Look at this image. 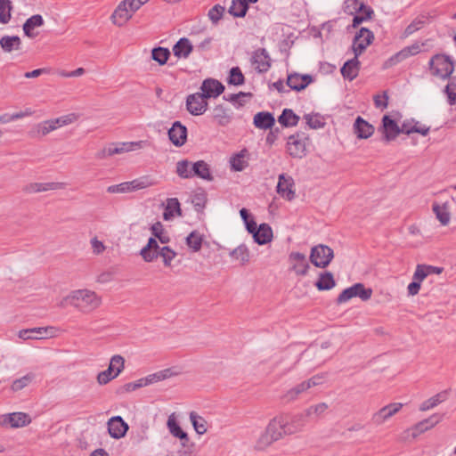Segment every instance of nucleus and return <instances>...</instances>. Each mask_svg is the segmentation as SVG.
I'll list each match as a JSON object with an SVG mask.
<instances>
[{"mask_svg":"<svg viewBox=\"0 0 456 456\" xmlns=\"http://www.w3.org/2000/svg\"><path fill=\"white\" fill-rule=\"evenodd\" d=\"M328 409V404L326 403H320L315 405H312L308 407L305 413L306 414L307 418H313V417H320L322 413L325 412V411Z\"/></svg>","mask_w":456,"mask_h":456,"instance_id":"obj_59","label":"nucleus"},{"mask_svg":"<svg viewBox=\"0 0 456 456\" xmlns=\"http://www.w3.org/2000/svg\"><path fill=\"white\" fill-rule=\"evenodd\" d=\"M313 81L314 78L311 75H300L295 72L288 76L286 84L291 90L299 92L306 88Z\"/></svg>","mask_w":456,"mask_h":456,"instance_id":"obj_17","label":"nucleus"},{"mask_svg":"<svg viewBox=\"0 0 456 456\" xmlns=\"http://www.w3.org/2000/svg\"><path fill=\"white\" fill-rule=\"evenodd\" d=\"M44 25V19L40 14H35L28 18L23 24L24 34L30 38H34L37 34L33 32L35 28Z\"/></svg>","mask_w":456,"mask_h":456,"instance_id":"obj_35","label":"nucleus"},{"mask_svg":"<svg viewBox=\"0 0 456 456\" xmlns=\"http://www.w3.org/2000/svg\"><path fill=\"white\" fill-rule=\"evenodd\" d=\"M246 150L241 151L231 159L232 168L235 171H242L247 166V161L244 160V152Z\"/></svg>","mask_w":456,"mask_h":456,"instance_id":"obj_60","label":"nucleus"},{"mask_svg":"<svg viewBox=\"0 0 456 456\" xmlns=\"http://www.w3.org/2000/svg\"><path fill=\"white\" fill-rule=\"evenodd\" d=\"M154 183L148 176H142L133 181L110 185L107 188L109 193H128L153 185Z\"/></svg>","mask_w":456,"mask_h":456,"instance_id":"obj_3","label":"nucleus"},{"mask_svg":"<svg viewBox=\"0 0 456 456\" xmlns=\"http://www.w3.org/2000/svg\"><path fill=\"white\" fill-rule=\"evenodd\" d=\"M63 300L83 313H90L101 305V297L88 289L74 290Z\"/></svg>","mask_w":456,"mask_h":456,"instance_id":"obj_1","label":"nucleus"},{"mask_svg":"<svg viewBox=\"0 0 456 456\" xmlns=\"http://www.w3.org/2000/svg\"><path fill=\"white\" fill-rule=\"evenodd\" d=\"M31 419L25 412H12L0 415V426L2 428H18L28 425Z\"/></svg>","mask_w":456,"mask_h":456,"instance_id":"obj_9","label":"nucleus"},{"mask_svg":"<svg viewBox=\"0 0 456 456\" xmlns=\"http://www.w3.org/2000/svg\"><path fill=\"white\" fill-rule=\"evenodd\" d=\"M202 93H200L207 99L216 98L224 91V86L216 79L207 78L202 82L200 86Z\"/></svg>","mask_w":456,"mask_h":456,"instance_id":"obj_18","label":"nucleus"},{"mask_svg":"<svg viewBox=\"0 0 456 456\" xmlns=\"http://www.w3.org/2000/svg\"><path fill=\"white\" fill-rule=\"evenodd\" d=\"M77 119V115L75 113H69L68 115H64L61 117H59L54 119H51L53 125L55 126V129L58 127L71 124L75 122Z\"/></svg>","mask_w":456,"mask_h":456,"instance_id":"obj_61","label":"nucleus"},{"mask_svg":"<svg viewBox=\"0 0 456 456\" xmlns=\"http://www.w3.org/2000/svg\"><path fill=\"white\" fill-rule=\"evenodd\" d=\"M450 105L456 103V77H452L444 90Z\"/></svg>","mask_w":456,"mask_h":456,"instance_id":"obj_57","label":"nucleus"},{"mask_svg":"<svg viewBox=\"0 0 456 456\" xmlns=\"http://www.w3.org/2000/svg\"><path fill=\"white\" fill-rule=\"evenodd\" d=\"M152 235L159 239L162 244L168 243L170 240L169 236L165 232L164 226L161 222H156L151 227Z\"/></svg>","mask_w":456,"mask_h":456,"instance_id":"obj_51","label":"nucleus"},{"mask_svg":"<svg viewBox=\"0 0 456 456\" xmlns=\"http://www.w3.org/2000/svg\"><path fill=\"white\" fill-rule=\"evenodd\" d=\"M230 256L236 260H240L241 265H245L249 261V250L246 245L240 244L230 252Z\"/></svg>","mask_w":456,"mask_h":456,"instance_id":"obj_45","label":"nucleus"},{"mask_svg":"<svg viewBox=\"0 0 456 456\" xmlns=\"http://www.w3.org/2000/svg\"><path fill=\"white\" fill-rule=\"evenodd\" d=\"M374 34L366 28H361L353 40V51L356 56H360L365 49L373 42Z\"/></svg>","mask_w":456,"mask_h":456,"instance_id":"obj_10","label":"nucleus"},{"mask_svg":"<svg viewBox=\"0 0 456 456\" xmlns=\"http://www.w3.org/2000/svg\"><path fill=\"white\" fill-rule=\"evenodd\" d=\"M379 132L382 134V141L386 142L394 141L401 134L400 126L388 115L383 116Z\"/></svg>","mask_w":456,"mask_h":456,"instance_id":"obj_12","label":"nucleus"},{"mask_svg":"<svg viewBox=\"0 0 456 456\" xmlns=\"http://www.w3.org/2000/svg\"><path fill=\"white\" fill-rule=\"evenodd\" d=\"M300 118L291 109H284L278 117V122L284 127L295 126Z\"/></svg>","mask_w":456,"mask_h":456,"instance_id":"obj_38","label":"nucleus"},{"mask_svg":"<svg viewBox=\"0 0 456 456\" xmlns=\"http://www.w3.org/2000/svg\"><path fill=\"white\" fill-rule=\"evenodd\" d=\"M155 238H150L145 247L141 249V256L146 262H152L158 257V252L160 250Z\"/></svg>","mask_w":456,"mask_h":456,"instance_id":"obj_31","label":"nucleus"},{"mask_svg":"<svg viewBox=\"0 0 456 456\" xmlns=\"http://www.w3.org/2000/svg\"><path fill=\"white\" fill-rule=\"evenodd\" d=\"M318 290H330L336 285L333 274L330 272H324L320 273L319 279L314 283Z\"/></svg>","mask_w":456,"mask_h":456,"instance_id":"obj_39","label":"nucleus"},{"mask_svg":"<svg viewBox=\"0 0 456 456\" xmlns=\"http://www.w3.org/2000/svg\"><path fill=\"white\" fill-rule=\"evenodd\" d=\"M176 174L183 179L192 177V165L187 159H182L176 163Z\"/></svg>","mask_w":456,"mask_h":456,"instance_id":"obj_46","label":"nucleus"},{"mask_svg":"<svg viewBox=\"0 0 456 456\" xmlns=\"http://www.w3.org/2000/svg\"><path fill=\"white\" fill-rule=\"evenodd\" d=\"M375 131L374 126L363 119L362 117H357L354 123V133L359 139H368Z\"/></svg>","mask_w":456,"mask_h":456,"instance_id":"obj_22","label":"nucleus"},{"mask_svg":"<svg viewBox=\"0 0 456 456\" xmlns=\"http://www.w3.org/2000/svg\"><path fill=\"white\" fill-rule=\"evenodd\" d=\"M334 257V252L327 245L319 244L311 248L310 261L319 268H326Z\"/></svg>","mask_w":456,"mask_h":456,"instance_id":"obj_4","label":"nucleus"},{"mask_svg":"<svg viewBox=\"0 0 456 456\" xmlns=\"http://www.w3.org/2000/svg\"><path fill=\"white\" fill-rule=\"evenodd\" d=\"M433 211L436 214V218L439 220L441 224L447 225L450 222V203L444 202L443 204H433Z\"/></svg>","mask_w":456,"mask_h":456,"instance_id":"obj_37","label":"nucleus"},{"mask_svg":"<svg viewBox=\"0 0 456 456\" xmlns=\"http://www.w3.org/2000/svg\"><path fill=\"white\" fill-rule=\"evenodd\" d=\"M245 82V77L239 67H232L230 69L227 83L232 86H241Z\"/></svg>","mask_w":456,"mask_h":456,"instance_id":"obj_50","label":"nucleus"},{"mask_svg":"<svg viewBox=\"0 0 456 456\" xmlns=\"http://www.w3.org/2000/svg\"><path fill=\"white\" fill-rule=\"evenodd\" d=\"M133 14L129 12L128 7L126 5V2H121L111 15L112 22L118 26H124L131 18Z\"/></svg>","mask_w":456,"mask_h":456,"instance_id":"obj_24","label":"nucleus"},{"mask_svg":"<svg viewBox=\"0 0 456 456\" xmlns=\"http://www.w3.org/2000/svg\"><path fill=\"white\" fill-rule=\"evenodd\" d=\"M175 214L181 216L182 210L180 208V202L176 198H169L167 200V206L163 213V218L166 221L171 220Z\"/></svg>","mask_w":456,"mask_h":456,"instance_id":"obj_40","label":"nucleus"},{"mask_svg":"<svg viewBox=\"0 0 456 456\" xmlns=\"http://www.w3.org/2000/svg\"><path fill=\"white\" fill-rule=\"evenodd\" d=\"M445 399V395L444 393H439L434 395L433 397L424 401L420 406L419 410L422 411L430 410L436 405H438L440 403H442Z\"/></svg>","mask_w":456,"mask_h":456,"instance_id":"obj_56","label":"nucleus"},{"mask_svg":"<svg viewBox=\"0 0 456 456\" xmlns=\"http://www.w3.org/2000/svg\"><path fill=\"white\" fill-rule=\"evenodd\" d=\"M213 118L219 126H227L232 118V112L223 105H216L213 110Z\"/></svg>","mask_w":456,"mask_h":456,"instance_id":"obj_32","label":"nucleus"},{"mask_svg":"<svg viewBox=\"0 0 456 456\" xmlns=\"http://www.w3.org/2000/svg\"><path fill=\"white\" fill-rule=\"evenodd\" d=\"M440 421V418L437 415H433L428 419H425L419 423H417L412 428V436L416 437L417 436L424 433L425 431L432 428Z\"/></svg>","mask_w":456,"mask_h":456,"instance_id":"obj_36","label":"nucleus"},{"mask_svg":"<svg viewBox=\"0 0 456 456\" xmlns=\"http://www.w3.org/2000/svg\"><path fill=\"white\" fill-rule=\"evenodd\" d=\"M124 366L125 359L121 355L116 354L112 356L108 369L98 374V383L100 385H105L109 383L110 380L118 376V374L123 370Z\"/></svg>","mask_w":456,"mask_h":456,"instance_id":"obj_5","label":"nucleus"},{"mask_svg":"<svg viewBox=\"0 0 456 456\" xmlns=\"http://www.w3.org/2000/svg\"><path fill=\"white\" fill-rule=\"evenodd\" d=\"M251 64L258 73L267 72L272 66V59L265 48H258L252 53Z\"/></svg>","mask_w":456,"mask_h":456,"instance_id":"obj_11","label":"nucleus"},{"mask_svg":"<svg viewBox=\"0 0 456 456\" xmlns=\"http://www.w3.org/2000/svg\"><path fill=\"white\" fill-rule=\"evenodd\" d=\"M63 188L61 183H31L26 185L23 191L27 193L43 192L47 191H55Z\"/></svg>","mask_w":456,"mask_h":456,"instance_id":"obj_27","label":"nucleus"},{"mask_svg":"<svg viewBox=\"0 0 456 456\" xmlns=\"http://www.w3.org/2000/svg\"><path fill=\"white\" fill-rule=\"evenodd\" d=\"M169 56H170V52L167 48L159 46V47L153 48L151 51L152 60L157 61L159 65L166 64Z\"/></svg>","mask_w":456,"mask_h":456,"instance_id":"obj_49","label":"nucleus"},{"mask_svg":"<svg viewBox=\"0 0 456 456\" xmlns=\"http://www.w3.org/2000/svg\"><path fill=\"white\" fill-rule=\"evenodd\" d=\"M167 428L169 432L176 438H179L181 444L186 446L189 443V436L185 431H183L179 424L175 421L173 416H170L167 419Z\"/></svg>","mask_w":456,"mask_h":456,"instance_id":"obj_33","label":"nucleus"},{"mask_svg":"<svg viewBox=\"0 0 456 456\" xmlns=\"http://www.w3.org/2000/svg\"><path fill=\"white\" fill-rule=\"evenodd\" d=\"M193 176H198L207 181L214 180L209 165L204 160H199L192 164V177Z\"/></svg>","mask_w":456,"mask_h":456,"instance_id":"obj_34","label":"nucleus"},{"mask_svg":"<svg viewBox=\"0 0 456 456\" xmlns=\"http://www.w3.org/2000/svg\"><path fill=\"white\" fill-rule=\"evenodd\" d=\"M158 256H161L163 258L165 266H170L171 261L176 256V252H175L169 247L164 246L158 252Z\"/></svg>","mask_w":456,"mask_h":456,"instance_id":"obj_62","label":"nucleus"},{"mask_svg":"<svg viewBox=\"0 0 456 456\" xmlns=\"http://www.w3.org/2000/svg\"><path fill=\"white\" fill-rule=\"evenodd\" d=\"M265 430L273 439L278 441L285 434L283 419L281 416L273 418L267 425Z\"/></svg>","mask_w":456,"mask_h":456,"instance_id":"obj_29","label":"nucleus"},{"mask_svg":"<svg viewBox=\"0 0 456 456\" xmlns=\"http://www.w3.org/2000/svg\"><path fill=\"white\" fill-rule=\"evenodd\" d=\"M354 291V297H358L362 301L369 300L372 296V289L370 288H365L362 283H355L352 286Z\"/></svg>","mask_w":456,"mask_h":456,"instance_id":"obj_52","label":"nucleus"},{"mask_svg":"<svg viewBox=\"0 0 456 456\" xmlns=\"http://www.w3.org/2000/svg\"><path fill=\"white\" fill-rule=\"evenodd\" d=\"M167 134L169 140L176 147H181L186 142L187 128L180 121H175Z\"/></svg>","mask_w":456,"mask_h":456,"instance_id":"obj_16","label":"nucleus"},{"mask_svg":"<svg viewBox=\"0 0 456 456\" xmlns=\"http://www.w3.org/2000/svg\"><path fill=\"white\" fill-rule=\"evenodd\" d=\"M248 10V4L247 0H232L229 13L234 17L242 18L246 15Z\"/></svg>","mask_w":456,"mask_h":456,"instance_id":"obj_42","label":"nucleus"},{"mask_svg":"<svg viewBox=\"0 0 456 456\" xmlns=\"http://www.w3.org/2000/svg\"><path fill=\"white\" fill-rule=\"evenodd\" d=\"M53 327L22 330L19 332V338L24 340L43 338L47 336H53Z\"/></svg>","mask_w":456,"mask_h":456,"instance_id":"obj_23","label":"nucleus"},{"mask_svg":"<svg viewBox=\"0 0 456 456\" xmlns=\"http://www.w3.org/2000/svg\"><path fill=\"white\" fill-rule=\"evenodd\" d=\"M281 417L283 419L285 435H292L300 432L309 421V419L307 418L305 411Z\"/></svg>","mask_w":456,"mask_h":456,"instance_id":"obj_7","label":"nucleus"},{"mask_svg":"<svg viewBox=\"0 0 456 456\" xmlns=\"http://www.w3.org/2000/svg\"><path fill=\"white\" fill-rule=\"evenodd\" d=\"M273 442H276L270 435L265 430V432L260 436L256 444V449L263 451L265 450L268 446H270Z\"/></svg>","mask_w":456,"mask_h":456,"instance_id":"obj_63","label":"nucleus"},{"mask_svg":"<svg viewBox=\"0 0 456 456\" xmlns=\"http://www.w3.org/2000/svg\"><path fill=\"white\" fill-rule=\"evenodd\" d=\"M108 431L112 438L119 439L126 434L128 425L120 416H115L108 421Z\"/></svg>","mask_w":456,"mask_h":456,"instance_id":"obj_19","label":"nucleus"},{"mask_svg":"<svg viewBox=\"0 0 456 456\" xmlns=\"http://www.w3.org/2000/svg\"><path fill=\"white\" fill-rule=\"evenodd\" d=\"M172 50L175 57L186 59L191 53L193 45L188 38L182 37L174 45Z\"/></svg>","mask_w":456,"mask_h":456,"instance_id":"obj_30","label":"nucleus"},{"mask_svg":"<svg viewBox=\"0 0 456 456\" xmlns=\"http://www.w3.org/2000/svg\"><path fill=\"white\" fill-rule=\"evenodd\" d=\"M190 420L197 434L203 435L207 432L208 423L206 419L203 417L200 416L197 412H190Z\"/></svg>","mask_w":456,"mask_h":456,"instance_id":"obj_44","label":"nucleus"},{"mask_svg":"<svg viewBox=\"0 0 456 456\" xmlns=\"http://www.w3.org/2000/svg\"><path fill=\"white\" fill-rule=\"evenodd\" d=\"M224 7L220 4H216L208 11V18L214 23L216 24L223 17Z\"/></svg>","mask_w":456,"mask_h":456,"instance_id":"obj_64","label":"nucleus"},{"mask_svg":"<svg viewBox=\"0 0 456 456\" xmlns=\"http://www.w3.org/2000/svg\"><path fill=\"white\" fill-rule=\"evenodd\" d=\"M53 130H55V126L50 119L38 124L32 133L34 134L33 136H45Z\"/></svg>","mask_w":456,"mask_h":456,"instance_id":"obj_58","label":"nucleus"},{"mask_svg":"<svg viewBox=\"0 0 456 456\" xmlns=\"http://www.w3.org/2000/svg\"><path fill=\"white\" fill-rule=\"evenodd\" d=\"M253 124L259 129H271L275 124V118L271 112L260 111L254 116Z\"/></svg>","mask_w":456,"mask_h":456,"instance_id":"obj_26","label":"nucleus"},{"mask_svg":"<svg viewBox=\"0 0 456 456\" xmlns=\"http://www.w3.org/2000/svg\"><path fill=\"white\" fill-rule=\"evenodd\" d=\"M36 375L33 372H29L25 376L15 379L12 384V390L14 392L20 391L28 387L35 379Z\"/></svg>","mask_w":456,"mask_h":456,"instance_id":"obj_47","label":"nucleus"},{"mask_svg":"<svg viewBox=\"0 0 456 456\" xmlns=\"http://www.w3.org/2000/svg\"><path fill=\"white\" fill-rule=\"evenodd\" d=\"M294 180L291 176L286 175V174H281L278 177L277 183V193L286 199L287 200H292L296 197V192L293 190Z\"/></svg>","mask_w":456,"mask_h":456,"instance_id":"obj_14","label":"nucleus"},{"mask_svg":"<svg viewBox=\"0 0 456 456\" xmlns=\"http://www.w3.org/2000/svg\"><path fill=\"white\" fill-rule=\"evenodd\" d=\"M307 137L304 133H297L292 134L288 139V152L293 158H303L306 155V143Z\"/></svg>","mask_w":456,"mask_h":456,"instance_id":"obj_8","label":"nucleus"},{"mask_svg":"<svg viewBox=\"0 0 456 456\" xmlns=\"http://www.w3.org/2000/svg\"><path fill=\"white\" fill-rule=\"evenodd\" d=\"M12 2L10 0H0V22L6 24L11 20Z\"/></svg>","mask_w":456,"mask_h":456,"instance_id":"obj_54","label":"nucleus"},{"mask_svg":"<svg viewBox=\"0 0 456 456\" xmlns=\"http://www.w3.org/2000/svg\"><path fill=\"white\" fill-rule=\"evenodd\" d=\"M202 236L199 232L193 231L186 237V244L194 252L200 250L202 246Z\"/></svg>","mask_w":456,"mask_h":456,"instance_id":"obj_48","label":"nucleus"},{"mask_svg":"<svg viewBox=\"0 0 456 456\" xmlns=\"http://www.w3.org/2000/svg\"><path fill=\"white\" fill-rule=\"evenodd\" d=\"M20 45L21 41L18 36H4L0 39V46L7 53H10L14 49H20Z\"/></svg>","mask_w":456,"mask_h":456,"instance_id":"obj_41","label":"nucleus"},{"mask_svg":"<svg viewBox=\"0 0 456 456\" xmlns=\"http://www.w3.org/2000/svg\"><path fill=\"white\" fill-rule=\"evenodd\" d=\"M207 100L200 93L190 94L186 98V109L193 116L202 115L208 109Z\"/></svg>","mask_w":456,"mask_h":456,"instance_id":"obj_13","label":"nucleus"},{"mask_svg":"<svg viewBox=\"0 0 456 456\" xmlns=\"http://www.w3.org/2000/svg\"><path fill=\"white\" fill-rule=\"evenodd\" d=\"M346 13L354 15L352 27L357 28L363 21L370 20L374 14V11L370 6L366 4H360L357 9L353 8L352 10L346 7Z\"/></svg>","mask_w":456,"mask_h":456,"instance_id":"obj_15","label":"nucleus"},{"mask_svg":"<svg viewBox=\"0 0 456 456\" xmlns=\"http://www.w3.org/2000/svg\"><path fill=\"white\" fill-rule=\"evenodd\" d=\"M289 260L294 262L291 269L297 274L305 276L307 274L310 265L306 261L305 256L300 252H291Z\"/></svg>","mask_w":456,"mask_h":456,"instance_id":"obj_21","label":"nucleus"},{"mask_svg":"<svg viewBox=\"0 0 456 456\" xmlns=\"http://www.w3.org/2000/svg\"><path fill=\"white\" fill-rule=\"evenodd\" d=\"M145 142L139 141V142H119V143H111L108 145L107 147L103 148L102 151H100L97 153L98 159H104L108 156H113L115 154H121L124 152H128L134 151L136 149L142 148V144H144Z\"/></svg>","mask_w":456,"mask_h":456,"instance_id":"obj_6","label":"nucleus"},{"mask_svg":"<svg viewBox=\"0 0 456 456\" xmlns=\"http://www.w3.org/2000/svg\"><path fill=\"white\" fill-rule=\"evenodd\" d=\"M309 389V384H305V382H301L291 389L288 390L283 395L282 399L286 403L293 402L298 398V396L307 391Z\"/></svg>","mask_w":456,"mask_h":456,"instance_id":"obj_43","label":"nucleus"},{"mask_svg":"<svg viewBox=\"0 0 456 456\" xmlns=\"http://www.w3.org/2000/svg\"><path fill=\"white\" fill-rule=\"evenodd\" d=\"M208 198L204 191L196 192L191 198V203L197 212H202L206 207Z\"/></svg>","mask_w":456,"mask_h":456,"instance_id":"obj_55","label":"nucleus"},{"mask_svg":"<svg viewBox=\"0 0 456 456\" xmlns=\"http://www.w3.org/2000/svg\"><path fill=\"white\" fill-rule=\"evenodd\" d=\"M253 239L258 245H265L273 239V230L268 224H261L257 230L253 232Z\"/></svg>","mask_w":456,"mask_h":456,"instance_id":"obj_28","label":"nucleus"},{"mask_svg":"<svg viewBox=\"0 0 456 456\" xmlns=\"http://www.w3.org/2000/svg\"><path fill=\"white\" fill-rule=\"evenodd\" d=\"M358 57L359 56L354 54L353 59L348 60L344 63L340 69L341 75L344 78L352 81L358 76L360 70V61Z\"/></svg>","mask_w":456,"mask_h":456,"instance_id":"obj_25","label":"nucleus"},{"mask_svg":"<svg viewBox=\"0 0 456 456\" xmlns=\"http://www.w3.org/2000/svg\"><path fill=\"white\" fill-rule=\"evenodd\" d=\"M428 65L432 75L443 79L451 77L454 71V61L446 54H435L430 59Z\"/></svg>","mask_w":456,"mask_h":456,"instance_id":"obj_2","label":"nucleus"},{"mask_svg":"<svg viewBox=\"0 0 456 456\" xmlns=\"http://www.w3.org/2000/svg\"><path fill=\"white\" fill-rule=\"evenodd\" d=\"M403 407L401 403H393L384 406L379 411L373 414L372 421L377 425H381L387 419L397 413Z\"/></svg>","mask_w":456,"mask_h":456,"instance_id":"obj_20","label":"nucleus"},{"mask_svg":"<svg viewBox=\"0 0 456 456\" xmlns=\"http://www.w3.org/2000/svg\"><path fill=\"white\" fill-rule=\"evenodd\" d=\"M428 18L425 15H420L415 18L405 28L404 35L408 37L414 32L420 29L427 22Z\"/></svg>","mask_w":456,"mask_h":456,"instance_id":"obj_53","label":"nucleus"}]
</instances>
